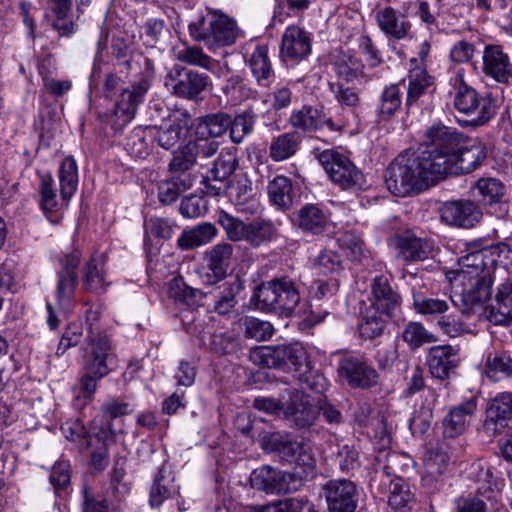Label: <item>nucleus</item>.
Returning a JSON list of instances; mask_svg holds the SVG:
<instances>
[{
	"mask_svg": "<svg viewBox=\"0 0 512 512\" xmlns=\"http://www.w3.org/2000/svg\"><path fill=\"white\" fill-rule=\"evenodd\" d=\"M465 134L455 127L434 122L416 148L399 153L385 170V184L395 196L421 193L445 179L449 161L462 146Z\"/></svg>",
	"mask_w": 512,
	"mask_h": 512,
	"instance_id": "obj_1",
	"label": "nucleus"
},
{
	"mask_svg": "<svg viewBox=\"0 0 512 512\" xmlns=\"http://www.w3.org/2000/svg\"><path fill=\"white\" fill-rule=\"evenodd\" d=\"M115 368L116 354L110 337L106 334L90 336L81 357L74 388L75 399L82 405L92 403L101 380L114 372Z\"/></svg>",
	"mask_w": 512,
	"mask_h": 512,
	"instance_id": "obj_2",
	"label": "nucleus"
},
{
	"mask_svg": "<svg viewBox=\"0 0 512 512\" xmlns=\"http://www.w3.org/2000/svg\"><path fill=\"white\" fill-rule=\"evenodd\" d=\"M115 368L116 354L110 337L106 334L90 336L81 357L74 388L75 399L82 405L92 403L101 380L114 372Z\"/></svg>",
	"mask_w": 512,
	"mask_h": 512,
	"instance_id": "obj_3",
	"label": "nucleus"
},
{
	"mask_svg": "<svg viewBox=\"0 0 512 512\" xmlns=\"http://www.w3.org/2000/svg\"><path fill=\"white\" fill-rule=\"evenodd\" d=\"M301 301L299 286L289 276L274 277L257 286L250 302L262 312L291 318Z\"/></svg>",
	"mask_w": 512,
	"mask_h": 512,
	"instance_id": "obj_4",
	"label": "nucleus"
},
{
	"mask_svg": "<svg viewBox=\"0 0 512 512\" xmlns=\"http://www.w3.org/2000/svg\"><path fill=\"white\" fill-rule=\"evenodd\" d=\"M188 32L193 41L203 43L210 51L232 46L239 36L237 22L220 10L195 15Z\"/></svg>",
	"mask_w": 512,
	"mask_h": 512,
	"instance_id": "obj_5",
	"label": "nucleus"
},
{
	"mask_svg": "<svg viewBox=\"0 0 512 512\" xmlns=\"http://www.w3.org/2000/svg\"><path fill=\"white\" fill-rule=\"evenodd\" d=\"M453 106L468 118H456L462 128H478L489 123L496 115V99L490 93L481 96L467 84L462 75L454 78Z\"/></svg>",
	"mask_w": 512,
	"mask_h": 512,
	"instance_id": "obj_6",
	"label": "nucleus"
},
{
	"mask_svg": "<svg viewBox=\"0 0 512 512\" xmlns=\"http://www.w3.org/2000/svg\"><path fill=\"white\" fill-rule=\"evenodd\" d=\"M262 447L275 454L282 462L300 468L304 473H310L315 468L314 453L303 437L289 432H272L263 438Z\"/></svg>",
	"mask_w": 512,
	"mask_h": 512,
	"instance_id": "obj_7",
	"label": "nucleus"
},
{
	"mask_svg": "<svg viewBox=\"0 0 512 512\" xmlns=\"http://www.w3.org/2000/svg\"><path fill=\"white\" fill-rule=\"evenodd\" d=\"M251 358L261 367L296 374L303 370V366L307 367V360L310 357L301 343L292 342L260 346L252 352Z\"/></svg>",
	"mask_w": 512,
	"mask_h": 512,
	"instance_id": "obj_8",
	"label": "nucleus"
},
{
	"mask_svg": "<svg viewBox=\"0 0 512 512\" xmlns=\"http://www.w3.org/2000/svg\"><path fill=\"white\" fill-rule=\"evenodd\" d=\"M132 90V83L128 87H123V80L115 73H108L104 81V97L106 101L110 102V107L105 111H98V120L109 127L115 134L122 131L135 117L139 105L133 107L131 115H126V106L129 102L125 103L122 94L125 91Z\"/></svg>",
	"mask_w": 512,
	"mask_h": 512,
	"instance_id": "obj_9",
	"label": "nucleus"
},
{
	"mask_svg": "<svg viewBox=\"0 0 512 512\" xmlns=\"http://www.w3.org/2000/svg\"><path fill=\"white\" fill-rule=\"evenodd\" d=\"M316 159L330 180L342 190H364L366 178L349 157L335 149H325L316 154Z\"/></svg>",
	"mask_w": 512,
	"mask_h": 512,
	"instance_id": "obj_10",
	"label": "nucleus"
},
{
	"mask_svg": "<svg viewBox=\"0 0 512 512\" xmlns=\"http://www.w3.org/2000/svg\"><path fill=\"white\" fill-rule=\"evenodd\" d=\"M338 377L352 389L368 390L380 383V374L364 353H345L337 363Z\"/></svg>",
	"mask_w": 512,
	"mask_h": 512,
	"instance_id": "obj_11",
	"label": "nucleus"
},
{
	"mask_svg": "<svg viewBox=\"0 0 512 512\" xmlns=\"http://www.w3.org/2000/svg\"><path fill=\"white\" fill-rule=\"evenodd\" d=\"M473 196L478 204L484 207L487 213L497 218H504L509 212V203L506 199V185L497 178L482 177L472 186Z\"/></svg>",
	"mask_w": 512,
	"mask_h": 512,
	"instance_id": "obj_12",
	"label": "nucleus"
},
{
	"mask_svg": "<svg viewBox=\"0 0 512 512\" xmlns=\"http://www.w3.org/2000/svg\"><path fill=\"white\" fill-rule=\"evenodd\" d=\"M389 242L394 247L397 258L406 264L428 259L434 249L432 239L419 237L410 229L394 233Z\"/></svg>",
	"mask_w": 512,
	"mask_h": 512,
	"instance_id": "obj_13",
	"label": "nucleus"
},
{
	"mask_svg": "<svg viewBox=\"0 0 512 512\" xmlns=\"http://www.w3.org/2000/svg\"><path fill=\"white\" fill-rule=\"evenodd\" d=\"M328 512H355L360 492L355 482L340 478L327 481L323 487Z\"/></svg>",
	"mask_w": 512,
	"mask_h": 512,
	"instance_id": "obj_14",
	"label": "nucleus"
},
{
	"mask_svg": "<svg viewBox=\"0 0 512 512\" xmlns=\"http://www.w3.org/2000/svg\"><path fill=\"white\" fill-rule=\"evenodd\" d=\"M312 33L298 25H289L281 39L279 55L284 63L295 65L312 53Z\"/></svg>",
	"mask_w": 512,
	"mask_h": 512,
	"instance_id": "obj_15",
	"label": "nucleus"
},
{
	"mask_svg": "<svg viewBox=\"0 0 512 512\" xmlns=\"http://www.w3.org/2000/svg\"><path fill=\"white\" fill-rule=\"evenodd\" d=\"M369 305L384 313L386 318H393L401 308L402 296L392 277L384 274L376 275L370 283Z\"/></svg>",
	"mask_w": 512,
	"mask_h": 512,
	"instance_id": "obj_16",
	"label": "nucleus"
},
{
	"mask_svg": "<svg viewBox=\"0 0 512 512\" xmlns=\"http://www.w3.org/2000/svg\"><path fill=\"white\" fill-rule=\"evenodd\" d=\"M289 123L298 133H313L324 127L331 132H341L345 127L342 121H334L328 117L323 107L308 104L293 110L289 117Z\"/></svg>",
	"mask_w": 512,
	"mask_h": 512,
	"instance_id": "obj_17",
	"label": "nucleus"
},
{
	"mask_svg": "<svg viewBox=\"0 0 512 512\" xmlns=\"http://www.w3.org/2000/svg\"><path fill=\"white\" fill-rule=\"evenodd\" d=\"M481 71L484 77L496 83H512V60L501 44H486L482 52Z\"/></svg>",
	"mask_w": 512,
	"mask_h": 512,
	"instance_id": "obj_18",
	"label": "nucleus"
},
{
	"mask_svg": "<svg viewBox=\"0 0 512 512\" xmlns=\"http://www.w3.org/2000/svg\"><path fill=\"white\" fill-rule=\"evenodd\" d=\"M487 157V147L479 140H470L466 135L462 146L454 153L446 169L445 179L448 176L468 174L482 165Z\"/></svg>",
	"mask_w": 512,
	"mask_h": 512,
	"instance_id": "obj_19",
	"label": "nucleus"
},
{
	"mask_svg": "<svg viewBox=\"0 0 512 512\" xmlns=\"http://www.w3.org/2000/svg\"><path fill=\"white\" fill-rule=\"evenodd\" d=\"M425 363L435 379L444 381L456 375L460 365L459 349L452 345H435L428 349Z\"/></svg>",
	"mask_w": 512,
	"mask_h": 512,
	"instance_id": "obj_20",
	"label": "nucleus"
},
{
	"mask_svg": "<svg viewBox=\"0 0 512 512\" xmlns=\"http://www.w3.org/2000/svg\"><path fill=\"white\" fill-rule=\"evenodd\" d=\"M172 93L183 99L198 100L206 90L210 78L206 73H200L185 67H175L170 73Z\"/></svg>",
	"mask_w": 512,
	"mask_h": 512,
	"instance_id": "obj_21",
	"label": "nucleus"
},
{
	"mask_svg": "<svg viewBox=\"0 0 512 512\" xmlns=\"http://www.w3.org/2000/svg\"><path fill=\"white\" fill-rule=\"evenodd\" d=\"M251 487L266 494H287L291 492L294 481L292 473L279 470L269 465L254 469L250 475Z\"/></svg>",
	"mask_w": 512,
	"mask_h": 512,
	"instance_id": "obj_22",
	"label": "nucleus"
},
{
	"mask_svg": "<svg viewBox=\"0 0 512 512\" xmlns=\"http://www.w3.org/2000/svg\"><path fill=\"white\" fill-rule=\"evenodd\" d=\"M245 290V281L236 276L213 287L208 291V298L213 301V310L220 316L230 317L236 312L241 294Z\"/></svg>",
	"mask_w": 512,
	"mask_h": 512,
	"instance_id": "obj_23",
	"label": "nucleus"
},
{
	"mask_svg": "<svg viewBox=\"0 0 512 512\" xmlns=\"http://www.w3.org/2000/svg\"><path fill=\"white\" fill-rule=\"evenodd\" d=\"M458 264L465 278L484 276L486 272L493 276L496 271L497 259L491 255L486 246L476 243L469 244L467 253L459 257Z\"/></svg>",
	"mask_w": 512,
	"mask_h": 512,
	"instance_id": "obj_24",
	"label": "nucleus"
},
{
	"mask_svg": "<svg viewBox=\"0 0 512 512\" xmlns=\"http://www.w3.org/2000/svg\"><path fill=\"white\" fill-rule=\"evenodd\" d=\"M244 61L258 87L267 89L272 86L276 74L269 56L268 44L256 43L251 52L244 54Z\"/></svg>",
	"mask_w": 512,
	"mask_h": 512,
	"instance_id": "obj_25",
	"label": "nucleus"
},
{
	"mask_svg": "<svg viewBox=\"0 0 512 512\" xmlns=\"http://www.w3.org/2000/svg\"><path fill=\"white\" fill-rule=\"evenodd\" d=\"M234 248L230 243H219L205 252L204 261L206 270L203 274V282L207 285H215L227 276Z\"/></svg>",
	"mask_w": 512,
	"mask_h": 512,
	"instance_id": "obj_26",
	"label": "nucleus"
},
{
	"mask_svg": "<svg viewBox=\"0 0 512 512\" xmlns=\"http://www.w3.org/2000/svg\"><path fill=\"white\" fill-rule=\"evenodd\" d=\"M405 108L410 113L414 108H419L421 99L432 95L436 91V78L428 72V69H408L406 78Z\"/></svg>",
	"mask_w": 512,
	"mask_h": 512,
	"instance_id": "obj_27",
	"label": "nucleus"
},
{
	"mask_svg": "<svg viewBox=\"0 0 512 512\" xmlns=\"http://www.w3.org/2000/svg\"><path fill=\"white\" fill-rule=\"evenodd\" d=\"M440 217L450 226L472 228L481 220L482 212L470 200H457L444 203L440 208Z\"/></svg>",
	"mask_w": 512,
	"mask_h": 512,
	"instance_id": "obj_28",
	"label": "nucleus"
},
{
	"mask_svg": "<svg viewBox=\"0 0 512 512\" xmlns=\"http://www.w3.org/2000/svg\"><path fill=\"white\" fill-rule=\"evenodd\" d=\"M107 254H92L85 263L82 275V288L84 291L96 295L107 292L111 286L108 280Z\"/></svg>",
	"mask_w": 512,
	"mask_h": 512,
	"instance_id": "obj_29",
	"label": "nucleus"
},
{
	"mask_svg": "<svg viewBox=\"0 0 512 512\" xmlns=\"http://www.w3.org/2000/svg\"><path fill=\"white\" fill-rule=\"evenodd\" d=\"M471 281L470 287L461 293L462 313L471 314L475 308H483L484 305L493 301L492 286L495 280L494 275L491 276L486 272L484 276L468 278Z\"/></svg>",
	"mask_w": 512,
	"mask_h": 512,
	"instance_id": "obj_30",
	"label": "nucleus"
},
{
	"mask_svg": "<svg viewBox=\"0 0 512 512\" xmlns=\"http://www.w3.org/2000/svg\"><path fill=\"white\" fill-rule=\"evenodd\" d=\"M318 413L316 407L312 405L310 397L298 390L290 394L289 400L284 406L285 419L297 428L311 426Z\"/></svg>",
	"mask_w": 512,
	"mask_h": 512,
	"instance_id": "obj_31",
	"label": "nucleus"
},
{
	"mask_svg": "<svg viewBox=\"0 0 512 512\" xmlns=\"http://www.w3.org/2000/svg\"><path fill=\"white\" fill-rule=\"evenodd\" d=\"M512 422V392L498 393L486 408L484 427L501 433Z\"/></svg>",
	"mask_w": 512,
	"mask_h": 512,
	"instance_id": "obj_32",
	"label": "nucleus"
},
{
	"mask_svg": "<svg viewBox=\"0 0 512 512\" xmlns=\"http://www.w3.org/2000/svg\"><path fill=\"white\" fill-rule=\"evenodd\" d=\"M477 406L478 400L475 396L453 406L442 420L444 437L456 438L461 435L469 419L475 414Z\"/></svg>",
	"mask_w": 512,
	"mask_h": 512,
	"instance_id": "obj_33",
	"label": "nucleus"
},
{
	"mask_svg": "<svg viewBox=\"0 0 512 512\" xmlns=\"http://www.w3.org/2000/svg\"><path fill=\"white\" fill-rule=\"evenodd\" d=\"M403 82L405 79H401L398 83L385 84L381 89L374 110L378 123L391 121L402 109L403 93L400 84Z\"/></svg>",
	"mask_w": 512,
	"mask_h": 512,
	"instance_id": "obj_34",
	"label": "nucleus"
},
{
	"mask_svg": "<svg viewBox=\"0 0 512 512\" xmlns=\"http://www.w3.org/2000/svg\"><path fill=\"white\" fill-rule=\"evenodd\" d=\"M38 192L40 210L50 223L58 224L62 220L61 209L65 203L58 201L55 181L50 172L41 175Z\"/></svg>",
	"mask_w": 512,
	"mask_h": 512,
	"instance_id": "obj_35",
	"label": "nucleus"
},
{
	"mask_svg": "<svg viewBox=\"0 0 512 512\" xmlns=\"http://www.w3.org/2000/svg\"><path fill=\"white\" fill-rule=\"evenodd\" d=\"M375 19L379 29L388 38L404 40L410 36L411 22L402 18V12L399 13L392 6L379 9L375 14Z\"/></svg>",
	"mask_w": 512,
	"mask_h": 512,
	"instance_id": "obj_36",
	"label": "nucleus"
},
{
	"mask_svg": "<svg viewBox=\"0 0 512 512\" xmlns=\"http://www.w3.org/2000/svg\"><path fill=\"white\" fill-rule=\"evenodd\" d=\"M392 318H386L382 311L375 309L374 306L366 305L360 310L357 329L361 338L365 340H374L380 338Z\"/></svg>",
	"mask_w": 512,
	"mask_h": 512,
	"instance_id": "obj_37",
	"label": "nucleus"
},
{
	"mask_svg": "<svg viewBox=\"0 0 512 512\" xmlns=\"http://www.w3.org/2000/svg\"><path fill=\"white\" fill-rule=\"evenodd\" d=\"M449 456L440 449H431L426 459V473L422 476V485L426 487L431 494L439 492L444 487V481L441 478L443 471L447 468Z\"/></svg>",
	"mask_w": 512,
	"mask_h": 512,
	"instance_id": "obj_38",
	"label": "nucleus"
},
{
	"mask_svg": "<svg viewBox=\"0 0 512 512\" xmlns=\"http://www.w3.org/2000/svg\"><path fill=\"white\" fill-rule=\"evenodd\" d=\"M296 222L303 233L320 235L328 226L329 216L318 204L307 203L297 211Z\"/></svg>",
	"mask_w": 512,
	"mask_h": 512,
	"instance_id": "obj_39",
	"label": "nucleus"
},
{
	"mask_svg": "<svg viewBox=\"0 0 512 512\" xmlns=\"http://www.w3.org/2000/svg\"><path fill=\"white\" fill-rule=\"evenodd\" d=\"M38 3L50 8L54 16L51 26L60 37H70L76 32V23L69 19L74 0H38Z\"/></svg>",
	"mask_w": 512,
	"mask_h": 512,
	"instance_id": "obj_40",
	"label": "nucleus"
},
{
	"mask_svg": "<svg viewBox=\"0 0 512 512\" xmlns=\"http://www.w3.org/2000/svg\"><path fill=\"white\" fill-rule=\"evenodd\" d=\"M155 75V66L153 60L148 57L143 58V72L141 77L132 82V90L125 91L122 97L125 103L129 102L126 106V115H131L135 105H141L146 97L147 92L151 88L152 80Z\"/></svg>",
	"mask_w": 512,
	"mask_h": 512,
	"instance_id": "obj_41",
	"label": "nucleus"
},
{
	"mask_svg": "<svg viewBox=\"0 0 512 512\" xmlns=\"http://www.w3.org/2000/svg\"><path fill=\"white\" fill-rule=\"evenodd\" d=\"M332 69L340 82L351 83L364 76L365 64L355 52L348 50L335 57Z\"/></svg>",
	"mask_w": 512,
	"mask_h": 512,
	"instance_id": "obj_42",
	"label": "nucleus"
},
{
	"mask_svg": "<svg viewBox=\"0 0 512 512\" xmlns=\"http://www.w3.org/2000/svg\"><path fill=\"white\" fill-rule=\"evenodd\" d=\"M278 229L269 218L258 217L247 222L244 241L252 248L269 245L277 239Z\"/></svg>",
	"mask_w": 512,
	"mask_h": 512,
	"instance_id": "obj_43",
	"label": "nucleus"
},
{
	"mask_svg": "<svg viewBox=\"0 0 512 512\" xmlns=\"http://www.w3.org/2000/svg\"><path fill=\"white\" fill-rule=\"evenodd\" d=\"M302 137L297 131H289L271 138L268 147L269 157L274 162H282L294 157L301 148Z\"/></svg>",
	"mask_w": 512,
	"mask_h": 512,
	"instance_id": "obj_44",
	"label": "nucleus"
},
{
	"mask_svg": "<svg viewBox=\"0 0 512 512\" xmlns=\"http://www.w3.org/2000/svg\"><path fill=\"white\" fill-rule=\"evenodd\" d=\"M489 307V318L495 324H508L512 320V278L499 284Z\"/></svg>",
	"mask_w": 512,
	"mask_h": 512,
	"instance_id": "obj_45",
	"label": "nucleus"
},
{
	"mask_svg": "<svg viewBox=\"0 0 512 512\" xmlns=\"http://www.w3.org/2000/svg\"><path fill=\"white\" fill-rule=\"evenodd\" d=\"M196 161L195 146L192 142H188L184 146H180L178 150L173 151L168 164V171L172 174L171 176L181 179L185 175L194 184L197 176L191 170L194 168Z\"/></svg>",
	"mask_w": 512,
	"mask_h": 512,
	"instance_id": "obj_46",
	"label": "nucleus"
},
{
	"mask_svg": "<svg viewBox=\"0 0 512 512\" xmlns=\"http://www.w3.org/2000/svg\"><path fill=\"white\" fill-rule=\"evenodd\" d=\"M267 194L270 203L280 211H287L293 205L294 191L292 180L284 175H277L269 181Z\"/></svg>",
	"mask_w": 512,
	"mask_h": 512,
	"instance_id": "obj_47",
	"label": "nucleus"
},
{
	"mask_svg": "<svg viewBox=\"0 0 512 512\" xmlns=\"http://www.w3.org/2000/svg\"><path fill=\"white\" fill-rule=\"evenodd\" d=\"M58 178L60 184V197L65 203V207H68L71 198L75 195L79 176H78V165L73 156H66L60 163Z\"/></svg>",
	"mask_w": 512,
	"mask_h": 512,
	"instance_id": "obj_48",
	"label": "nucleus"
},
{
	"mask_svg": "<svg viewBox=\"0 0 512 512\" xmlns=\"http://www.w3.org/2000/svg\"><path fill=\"white\" fill-rule=\"evenodd\" d=\"M221 91L231 105H238L246 100L255 99L258 94L257 90L239 74H232L227 77L221 86Z\"/></svg>",
	"mask_w": 512,
	"mask_h": 512,
	"instance_id": "obj_49",
	"label": "nucleus"
},
{
	"mask_svg": "<svg viewBox=\"0 0 512 512\" xmlns=\"http://www.w3.org/2000/svg\"><path fill=\"white\" fill-rule=\"evenodd\" d=\"M168 293L176 302L190 308L205 305L204 300L209 296L208 292L189 286L182 277H175L170 281Z\"/></svg>",
	"mask_w": 512,
	"mask_h": 512,
	"instance_id": "obj_50",
	"label": "nucleus"
},
{
	"mask_svg": "<svg viewBox=\"0 0 512 512\" xmlns=\"http://www.w3.org/2000/svg\"><path fill=\"white\" fill-rule=\"evenodd\" d=\"M229 124L228 113H209L198 118L196 134L199 138H218L229 130Z\"/></svg>",
	"mask_w": 512,
	"mask_h": 512,
	"instance_id": "obj_51",
	"label": "nucleus"
},
{
	"mask_svg": "<svg viewBox=\"0 0 512 512\" xmlns=\"http://www.w3.org/2000/svg\"><path fill=\"white\" fill-rule=\"evenodd\" d=\"M257 114L253 106H248L233 118L230 116L229 137L232 143L240 144L254 131Z\"/></svg>",
	"mask_w": 512,
	"mask_h": 512,
	"instance_id": "obj_52",
	"label": "nucleus"
},
{
	"mask_svg": "<svg viewBox=\"0 0 512 512\" xmlns=\"http://www.w3.org/2000/svg\"><path fill=\"white\" fill-rule=\"evenodd\" d=\"M178 492V487L174 485V478L167 475L165 467L162 466L150 488L149 504L152 508H159L165 500L172 498Z\"/></svg>",
	"mask_w": 512,
	"mask_h": 512,
	"instance_id": "obj_53",
	"label": "nucleus"
},
{
	"mask_svg": "<svg viewBox=\"0 0 512 512\" xmlns=\"http://www.w3.org/2000/svg\"><path fill=\"white\" fill-rule=\"evenodd\" d=\"M216 235V228L211 223H203L191 230H183L176 246L182 251L191 250L207 244Z\"/></svg>",
	"mask_w": 512,
	"mask_h": 512,
	"instance_id": "obj_54",
	"label": "nucleus"
},
{
	"mask_svg": "<svg viewBox=\"0 0 512 512\" xmlns=\"http://www.w3.org/2000/svg\"><path fill=\"white\" fill-rule=\"evenodd\" d=\"M177 224L167 217L151 216L144 221V245H151V237L158 240H170Z\"/></svg>",
	"mask_w": 512,
	"mask_h": 512,
	"instance_id": "obj_55",
	"label": "nucleus"
},
{
	"mask_svg": "<svg viewBox=\"0 0 512 512\" xmlns=\"http://www.w3.org/2000/svg\"><path fill=\"white\" fill-rule=\"evenodd\" d=\"M485 374L493 382L512 376V357L506 351L489 353L485 363Z\"/></svg>",
	"mask_w": 512,
	"mask_h": 512,
	"instance_id": "obj_56",
	"label": "nucleus"
},
{
	"mask_svg": "<svg viewBox=\"0 0 512 512\" xmlns=\"http://www.w3.org/2000/svg\"><path fill=\"white\" fill-rule=\"evenodd\" d=\"M150 126L135 128L127 138L126 150L134 158L145 159L154 148Z\"/></svg>",
	"mask_w": 512,
	"mask_h": 512,
	"instance_id": "obj_57",
	"label": "nucleus"
},
{
	"mask_svg": "<svg viewBox=\"0 0 512 512\" xmlns=\"http://www.w3.org/2000/svg\"><path fill=\"white\" fill-rule=\"evenodd\" d=\"M152 138H154V145L165 150H172L180 141L185 137L184 127L179 121H172L169 125L151 126Z\"/></svg>",
	"mask_w": 512,
	"mask_h": 512,
	"instance_id": "obj_58",
	"label": "nucleus"
},
{
	"mask_svg": "<svg viewBox=\"0 0 512 512\" xmlns=\"http://www.w3.org/2000/svg\"><path fill=\"white\" fill-rule=\"evenodd\" d=\"M192 186L190 179L185 175L182 179L174 176L168 177L158 185V200L162 205H171Z\"/></svg>",
	"mask_w": 512,
	"mask_h": 512,
	"instance_id": "obj_59",
	"label": "nucleus"
},
{
	"mask_svg": "<svg viewBox=\"0 0 512 512\" xmlns=\"http://www.w3.org/2000/svg\"><path fill=\"white\" fill-rule=\"evenodd\" d=\"M400 338L409 347L410 350L415 351L420 347L436 342L435 335L428 331L425 326L418 321H409L404 325Z\"/></svg>",
	"mask_w": 512,
	"mask_h": 512,
	"instance_id": "obj_60",
	"label": "nucleus"
},
{
	"mask_svg": "<svg viewBox=\"0 0 512 512\" xmlns=\"http://www.w3.org/2000/svg\"><path fill=\"white\" fill-rule=\"evenodd\" d=\"M402 18L414 16L419 18L421 24L427 29L438 28L437 14L427 0H416L404 2L401 6Z\"/></svg>",
	"mask_w": 512,
	"mask_h": 512,
	"instance_id": "obj_61",
	"label": "nucleus"
},
{
	"mask_svg": "<svg viewBox=\"0 0 512 512\" xmlns=\"http://www.w3.org/2000/svg\"><path fill=\"white\" fill-rule=\"evenodd\" d=\"M239 160L235 148L224 149L214 161L209 173L213 181L224 182L237 170Z\"/></svg>",
	"mask_w": 512,
	"mask_h": 512,
	"instance_id": "obj_62",
	"label": "nucleus"
},
{
	"mask_svg": "<svg viewBox=\"0 0 512 512\" xmlns=\"http://www.w3.org/2000/svg\"><path fill=\"white\" fill-rule=\"evenodd\" d=\"M56 275L54 296L57 305L62 310H68L73 306L75 294L79 284V278Z\"/></svg>",
	"mask_w": 512,
	"mask_h": 512,
	"instance_id": "obj_63",
	"label": "nucleus"
},
{
	"mask_svg": "<svg viewBox=\"0 0 512 512\" xmlns=\"http://www.w3.org/2000/svg\"><path fill=\"white\" fill-rule=\"evenodd\" d=\"M175 57L180 62L206 70H212L218 65V61L207 55L199 46L184 45L182 48H177Z\"/></svg>",
	"mask_w": 512,
	"mask_h": 512,
	"instance_id": "obj_64",
	"label": "nucleus"
}]
</instances>
